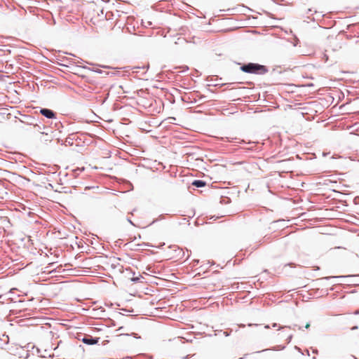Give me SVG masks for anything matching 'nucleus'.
Segmentation results:
<instances>
[{"label": "nucleus", "mask_w": 359, "mask_h": 359, "mask_svg": "<svg viewBox=\"0 0 359 359\" xmlns=\"http://www.w3.org/2000/svg\"><path fill=\"white\" fill-rule=\"evenodd\" d=\"M193 185L196 186V187H204L205 183L203 181L201 180H195L193 183Z\"/></svg>", "instance_id": "obj_4"}, {"label": "nucleus", "mask_w": 359, "mask_h": 359, "mask_svg": "<svg viewBox=\"0 0 359 359\" xmlns=\"http://www.w3.org/2000/svg\"><path fill=\"white\" fill-rule=\"evenodd\" d=\"M41 114L48 118H53L55 117V114L53 111L48 109H42Z\"/></svg>", "instance_id": "obj_2"}, {"label": "nucleus", "mask_w": 359, "mask_h": 359, "mask_svg": "<svg viewBox=\"0 0 359 359\" xmlns=\"http://www.w3.org/2000/svg\"><path fill=\"white\" fill-rule=\"evenodd\" d=\"M351 329H352V330H356V329H358V327H357V326H355V327H353Z\"/></svg>", "instance_id": "obj_7"}, {"label": "nucleus", "mask_w": 359, "mask_h": 359, "mask_svg": "<svg viewBox=\"0 0 359 359\" xmlns=\"http://www.w3.org/2000/svg\"><path fill=\"white\" fill-rule=\"evenodd\" d=\"M241 69L243 72L247 73H257L259 70H265L264 66L254 63L243 65Z\"/></svg>", "instance_id": "obj_1"}, {"label": "nucleus", "mask_w": 359, "mask_h": 359, "mask_svg": "<svg viewBox=\"0 0 359 359\" xmlns=\"http://www.w3.org/2000/svg\"><path fill=\"white\" fill-rule=\"evenodd\" d=\"M273 327H278V325H277L276 323H273Z\"/></svg>", "instance_id": "obj_6"}, {"label": "nucleus", "mask_w": 359, "mask_h": 359, "mask_svg": "<svg viewBox=\"0 0 359 359\" xmlns=\"http://www.w3.org/2000/svg\"><path fill=\"white\" fill-rule=\"evenodd\" d=\"M309 327H310V324H309V323H307V324L306 325V326H305V327H306V329H308Z\"/></svg>", "instance_id": "obj_5"}, {"label": "nucleus", "mask_w": 359, "mask_h": 359, "mask_svg": "<svg viewBox=\"0 0 359 359\" xmlns=\"http://www.w3.org/2000/svg\"><path fill=\"white\" fill-rule=\"evenodd\" d=\"M82 341L86 344L93 345V344H95L96 343H97L98 339H94V338H93L91 337H84L82 339Z\"/></svg>", "instance_id": "obj_3"}, {"label": "nucleus", "mask_w": 359, "mask_h": 359, "mask_svg": "<svg viewBox=\"0 0 359 359\" xmlns=\"http://www.w3.org/2000/svg\"><path fill=\"white\" fill-rule=\"evenodd\" d=\"M265 328L268 329V328H269V325H266Z\"/></svg>", "instance_id": "obj_8"}]
</instances>
